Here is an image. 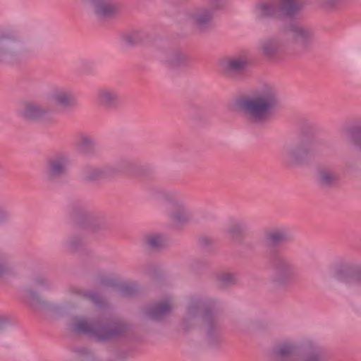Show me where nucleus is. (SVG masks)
<instances>
[{
	"mask_svg": "<svg viewBox=\"0 0 361 361\" xmlns=\"http://www.w3.org/2000/svg\"><path fill=\"white\" fill-rule=\"evenodd\" d=\"M199 320L208 342L211 345L216 344L220 336L221 311L214 300L197 296L188 300L182 321L183 328L188 330Z\"/></svg>",
	"mask_w": 361,
	"mask_h": 361,
	"instance_id": "1",
	"label": "nucleus"
},
{
	"mask_svg": "<svg viewBox=\"0 0 361 361\" xmlns=\"http://www.w3.org/2000/svg\"><path fill=\"white\" fill-rule=\"evenodd\" d=\"M280 104V98L275 88L264 85L253 94L241 99L238 108L251 124L262 126L269 123Z\"/></svg>",
	"mask_w": 361,
	"mask_h": 361,
	"instance_id": "2",
	"label": "nucleus"
},
{
	"mask_svg": "<svg viewBox=\"0 0 361 361\" xmlns=\"http://www.w3.org/2000/svg\"><path fill=\"white\" fill-rule=\"evenodd\" d=\"M271 361H327L324 348L316 341L304 338L299 343L285 339L273 348Z\"/></svg>",
	"mask_w": 361,
	"mask_h": 361,
	"instance_id": "3",
	"label": "nucleus"
},
{
	"mask_svg": "<svg viewBox=\"0 0 361 361\" xmlns=\"http://www.w3.org/2000/svg\"><path fill=\"white\" fill-rule=\"evenodd\" d=\"M71 329L75 332L94 336L99 341H108L127 332L128 326L123 322L104 326L92 323L83 317H75L73 319Z\"/></svg>",
	"mask_w": 361,
	"mask_h": 361,
	"instance_id": "4",
	"label": "nucleus"
},
{
	"mask_svg": "<svg viewBox=\"0 0 361 361\" xmlns=\"http://www.w3.org/2000/svg\"><path fill=\"white\" fill-rule=\"evenodd\" d=\"M269 263L274 271L270 277L272 288L276 290L287 289L296 276L295 266L279 252H276L271 255Z\"/></svg>",
	"mask_w": 361,
	"mask_h": 361,
	"instance_id": "5",
	"label": "nucleus"
},
{
	"mask_svg": "<svg viewBox=\"0 0 361 361\" xmlns=\"http://www.w3.org/2000/svg\"><path fill=\"white\" fill-rule=\"evenodd\" d=\"M32 286L25 287L23 290V298L32 307L37 310H47L51 308L52 305L44 299L34 288L43 291H53L55 289L54 282L44 275H35L31 277Z\"/></svg>",
	"mask_w": 361,
	"mask_h": 361,
	"instance_id": "6",
	"label": "nucleus"
},
{
	"mask_svg": "<svg viewBox=\"0 0 361 361\" xmlns=\"http://www.w3.org/2000/svg\"><path fill=\"white\" fill-rule=\"evenodd\" d=\"M159 195L160 198L167 203L170 211V217L175 224L185 225L190 222L192 215L176 194L169 191H161Z\"/></svg>",
	"mask_w": 361,
	"mask_h": 361,
	"instance_id": "7",
	"label": "nucleus"
},
{
	"mask_svg": "<svg viewBox=\"0 0 361 361\" xmlns=\"http://www.w3.org/2000/svg\"><path fill=\"white\" fill-rule=\"evenodd\" d=\"M21 42L20 37L14 31L0 32V62L16 61Z\"/></svg>",
	"mask_w": 361,
	"mask_h": 361,
	"instance_id": "8",
	"label": "nucleus"
},
{
	"mask_svg": "<svg viewBox=\"0 0 361 361\" xmlns=\"http://www.w3.org/2000/svg\"><path fill=\"white\" fill-rule=\"evenodd\" d=\"M92 8L93 14L102 20L111 19L118 16L123 6L118 0H83Z\"/></svg>",
	"mask_w": 361,
	"mask_h": 361,
	"instance_id": "9",
	"label": "nucleus"
},
{
	"mask_svg": "<svg viewBox=\"0 0 361 361\" xmlns=\"http://www.w3.org/2000/svg\"><path fill=\"white\" fill-rule=\"evenodd\" d=\"M285 34L279 33L261 39L257 50L260 56L269 60L276 59L283 53L285 46Z\"/></svg>",
	"mask_w": 361,
	"mask_h": 361,
	"instance_id": "10",
	"label": "nucleus"
},
{
	"mask_svg": "<svg viewBox=\"0 0 361 361\" xmlns=\"http://www.w3.org/2000/svg\"><path fill=\"white\" fill-rule=\"evenodd\" d=\"M286 151L289 156L314 157L322 155L324 149L317 141L306 140L288 145Z\"/></svg>",
	"mask_w": 361,
	"mask_h": 361,
	"instance_id": "11",
	"label": "nucleus"
},
{
	"mask_svg": "<svg viewBox=\"0 0 361 361\" xmlns=\"http://www.w3.org/2000/svg\"><path fill=\"white\" fill-rule=\"evenodd\" d=\"M283 34L290 35L302 47H310L315 39L314 31L309 27L298 23H290L283 28Z\"/></svg>",
	"mask_w": 361,
	"mask_h": 361,
	"instance_id": "12",
	"label": "nucleus"
},
{
	"mask_svg": "<svg viewBox=\"0 0 361 361\" xmlns=\"http://www.w3.org/2000/svg\"><path fill=\"white\" fill-rule=\"evenodd\" d=\"M248 64L247 56L243 54L229 56L219 61L222 71L226 75L233 78L238 77L244 73Z\"/></svg>",
	"mask_w": 361,
	"mask_h": 361,
	"instance_id": "13",
	"label": "nucleus"
},
{
	"mask_svg": "<svg viewBox=\"0 0 361 361\" xmlns=\"http://www.w3.org/2000/svg\"><path fill=\"white\" fill-rule=\"evenodd\" d=\"M343 139L351 145L353 154H361V119L344 126L341 130Z\"/></svg>",
	"mask_w": 361,
	"mask_h": 361,
	"instance_id": "14",
	"label": "nucleus"
},
{
	"mask_svg": "<svg viewBox=\"0 0 361 361\" xmlns=\"http://www.w3.org/2000/svg\"><path fill=\"white\" fill-rule=\"evenodd\" d=\"M214 13L212 8L208 6H200L192 10L189 13V18L198 30L204 32L212 27Z\"/></svg>",
	"mask_w": 361,
	"mask_h": 361,
	"instance_id": "15",
	"label": "nucleus"
},
{
	"mask_svg": "<svg viewBox=\"0 0 361 361\" xmlns=\"http://www.w3.org/2000/svg\"><path fill=\"white\" fill-rule=\"evenodd\" d=\"M75 147L80 155L85 157L99 156L102 151L96 138L86 133L78 135Z\"/></svg>",
	"mask_w": 361,
	"mask_h": 361,
	"instance_id": "16",
	"label": "nucleus"
},
{
	"mask_svg": "<svg viewBox=\"0 0 361 361\" xmlns=\"http://www.w3.org/2000/svg\"><path fill=\"white\" fill-rule=\"evenodd\" d=\"M50 100L63 110L75 108L77 101L72 90L65 87H55L49 93Z\"/></svg>",
	"mask_w": 361,
	"mask_h": 361,
	"instance_id": "17",
	"label": "nucleus"
},
{
	"mask_svg": "<svg viewBox=\"0 0 361 361\" xmlns=\"http://www.w3.org/2000/svg\"><path fill=\"white\" fill-rule=\"evenodd\" d=\"M48 110L41 104L32 102H24L19 109L20 116L26 121H39L44 120Z\"/></svg>",
	"mask_w": 361,
	"mask_h": 361,
	"instance_id": "18",
	"label": "nucleus"
},
{
	"mask_svg": "<svg viewBox=\"0 0 361 361\" xmlns=\"http://www.w3.org/2000/svg\"><path fill=\"white\" fill-rule=\"evenodd\" d=\"M98 104L106 110L118 108L121 104V98L114 90L109 87H101L96 92Z\"/></svg>",
	"mask_w": 361,
	"mask_h": 361,
	"instance_id": "19",
	"label": "nucleus"
},
{
	"mask_svg": "<svg viewBox=\"0 0 361 361\" xmlns=\"http://www.w3.org/2000/svg\"><path fill=\"white\" fill-rule=\"evenodd\" d=\"M335 276L340 281L347 282L348 276L355 274L361 283V264L350 262H338L334 268Z\"/></svg>",
	"mask_w": 361,
	"mask_h": 361,
	"instance_id": "20",
	"label": "nucleus"
},
{
	"mask_svg": "<svg viewBox=\"0 0 361 361\" xmlns=\"http://www.w3.org/2000/svg\"><path fill=\"white\" fill-rule=\"evenodd\" d=\"M264 239L267 245L277 247L289 242L291 240V235L287 228L275 227L264 232Z\"/></svg>",
	"mask_w": 361,
	"mask_h": 361,
	"instance_id": "21",
	"label": "nucleus"
},
{
	"mask_svg": "<svg viewBox=\"0 0 361 361\" xmlns=\"http://www.w3.org/2000/svg\"><path fill=\"white\" fill-rule=\"evenodd\" d=\"M172 308L171 300H166L149 307L146 311V314L152 319L159 321L169 316Z\"/></svg>",
	"mask_w": 361,
	"mask_h": 361,
	"instance_id": "22",
	"label": "nucleus"
},
{
	"mask_svg": "<svg viewBox=\"0 0 361 361\" xmlns=\"http://www.w3.org/2000/svg\"><path fill=\"white\" fill-rule=\"evenodd\" d=\"M65 159H48L46 173L49 179L55 180L63 176L67 171Z\"/></svg>",
	"mask_w": 361,
	"mask_h": 361,
	"instance_id": "23",
	"label": "nucleus"
},
{
	"mask_svg": "<svg viewBox=\"0 0 361 361\" xmlns=\"http://www.w3.org/2000/svg\"><path fill=\"white\" fill-rule=\"evenodd\" d=\"M189 62V56L179 50L170 51L166 59V63L172 68L186 66Z\"/></svg>",
	"mask_w": 361,
	"mask_h": 361,
	"instance_id": "24",
	"label": "nucleus"
},
{
	"mask_svg": "<svg viewBox=\"0 0 361 361\" xmlns=\"http://www.w3.org/2000/svg\"><path fill=\"white\" fill-rule=\"evenodd\" d=\"M304 5V0H281L280 8L287 15L290 16L300 11Z\"/></svg>",
	"mask_w": 361,
	"mask_h": 361,
	"instance_id": "25",
	"label": "nucleus"
},
{
	"mask_svg": "<svg viewBox=\"0 0 361 361\" xmlns=\"http://www.w3.org/2000/svg\"><path fill=\"white\" fill-rule=\"evenodd\" d=\"M144 243L147 249L156 251L164 246V240L159 234H151L145 237Z\"/></svg>",
	"mask_w": 361,
	"mask_h": 361,
	"instance_id": "26",
	"label": "nucleus"
},
{
	"mask_svg": "<svg viewBox=\"0 0 361 361\" xmlns=\"http://www.w3.org/2000/svg\"><path fill=\"white\" fill-rule=\"evenodd\" d=\"M319 183L325 186H330L337 180L336 176L330 169L322 167L318 169Z\"/></svg>",
	"mask_w": 361,
	"mask_h": 361,
	"instance_id": "27",
	"label": "nucleus"
},
{
	"mask_svg": "<svg viewBox=\"0 0 361 361\" xmlns=\"http://www.w3.org/2000/svg\"><path fill=\"white\" fill-rule=\"evenodd\" d=\"M246 229L247 226L244 223L232 221L226 226V232L232 238H238L243 235L246 231Z\"/></svg>",
	"mask_w": 361,
	"mask_h": 361,
	"instance_id": "28",
	"label": "nucleus"
},
{
	"mask_svg": "<svg viewBox=\"0 0 361 361\" xmlns=\"http://www.w3.org/2000/svg\"><path fill=\"white\" fill-rule=\"evenodd\" d=\"M219 284L222 287H228L236 283V275L231 272H221L216 276Z\"/></svg>",
	"mask_w": 361,
	"mask_h": 361,
	"instance_id": "29",
	"label": "nucleus"
},
{
	"mask_svg": "<svg viewBox=\"0 0 361 361\" xmlns=\"http://www.w3.org/2000/svg\"><path fill=\"white\" fill-rule=\"evenodd\" d=\"M279 9L276 3L262 4L257 6V11L261 17L274 16Z\"/></svg>",
	"mask_w": 361,
	"mask_h": 361,
	"instance_id": "30",
	"label": "nucleus"
},
{
	"mask_svg": "<svg viewBox=\"0 0 361 361\" xmlns=\"http://www.w3.org/2000/svg\"><path fill=\"white\" fill-rule=\"evenodd\" d=\"M90 229L94 233L106 231L109 228L107 221L101 216L94 217L90 221Z\"/></svg>",
	"mask_w": 361,
	"mask_h": 361,
	"instance_id": "31",
	"label": "nucleus"
},
{
	"mask_svg": "<svg viewBox=\"0 0 361 361\" xmlns=\"http://www.w3.org/2000/svg\"><path fill=\"white\" fill-rule=\"evenodd\" d=\"M143 34L140 30H135L122 35V39L128 44H135L142 41Z\"/></svg>",
	"mask_w": 361,
	"mask_h": 361,
	"instance_id": "32",
	"label": "nucleus"
},
{
	"mask_svg": "<svg viewBox=\"0 0 361 361\" xmlns=\"http://www.w3.org/2000/svg\"><path fill=\"white\" fill-rule=\"evenodd\" d=\"M84 238L79 235H72L69 236L66 241V246L71 250H77L84 245Z\"/></svg>",
	"mask_w": 361,
	"mask_h": 361,
	"instance_id": "33",
	"label": "nucleus"
},
{
	"mask_svg": "<svg viewBox=\"0 0 361 361\" xmlns=\"http://www.w3.org/2000/svg\"><path fill=\"white\" fill-rule=\"evenodd\" d=\"M13 272V269L8 262L5 259H0V279H3Z\"/></svg>",
	"mask_w": 361,
	"mask_h": 361,
	"instance_id": "34",
	"label": "nucleus"
},
{
	"mask_svg": "<svg viewBox=\"0 0 361 361\" xmlns=\"http://www.w3.org/2000/svg\"><path fill=\"white\" fill-rule=\"evenodd\" d=\"M85 177L89 180H97L102 175V171L98 169L88 167L85 169Z\"/></svg>",
	"mask_w": 361,
	"mask_h": 361,
	"instance_id": "35",
	"label": "nucleus"
},
{
	"mask_svg": "<svg viewBox=\"0 0 361 361\" xmlns=\"http://www.w3.org/2000/svg\"><path fill=\"white\" fill-rule=\"evenodd\" d=\"M85 296L87 298L90 300L94 304H95L97 306L102 305L104 304V299L103 298L95 292H88L85 294Z\"/></svg>",
	"mask_w": 361,
	"mask_h": 361,
	"instance_id": "36",
	"label": "nucleus"
},
{
	"mask_svg": "<svg viewBox=\"0 0 361 361\" xmlns=\"http://www.w3.org/2000/svg\"><path fill=\"white\" fill-rule=\"evenodd\" d=\"M210 8L213 9V11H219L224 8L227 5L228 0H207Z\"/></svg>",
	"mask_w": 361,
	"mask_h": 361,
	"instance_id": "37",
	"label": "nucleus"
},
{
	"mask_svg": "<svg viewBox=\"0 0 361 361\" xmlns=\"http://www.w3.org/2000/svg\"><path fill=\"white\" fill-rule=\"evenodd\" d=\"M286 165L290 168H301L309 165L306 159H289Z\"/></svg>",
	"mask_w": 361,
	"mask_h": 361,
	"instance_id": "38",
	"label": "nucleus"
},
{
	"mask_svg": "<svg viewBox=\"0 0 361 361\" xmlns=\"http://www.w3.org/2000/svg\"><path fill=\"white\" fill-rule=\"evenodd\" d=\"M343 0H319L320 5L327 9H331L339 5Z\"/></svg>",
	"mask_w": 361,
	"mask_h": 361,
	"instance_id": "39",
	"label": "nucleus"
},
{
	"mask_svg": "<svg viewBox=\"0 0 361 361\" xmlns=\"http://www.w3.org/2000/svg\"><path fill=\"white\" fill-rule=\"evenodd\" d=\"M120 292L123 295L129 296L135 292V289L132 286H125L121 288Z\"/></svg>",
	"mask_w": 361,
	"mask_h": 361,
	"instance_id": "40",
	"label": "nucleus"
},
{
	"mask_svg": "<svg viewBox=\"0 0 361 361\" xmlns=\"http://www.w3.org/2000/svg\"><path fill=\"white\" fill-rule=\"evenodd\" d=\"M7 219V214L5 211L0 208V224L4 223Z\"/></svg>",
	"mask_w": 361,
	"mask_h": 361,
	"instance_id": "41",
	"label": "nucleus"
},
{
	"mask_svg": "<svg viewBox=\"0 0 361 361\" xmlns=\"http://www.w3.org/2000/svg\"><path fill=\"white\" fill-rule=\"evenodd\" d=\"M200 241L201 243L205 246H209L212 244V240L207 238H202Z\"/></svg>",
	"mask_w": 361,
	"mask_h": 361,
	"instance_id": "42",
	"label": "nucleus"
},
{
	"mask_svg": "<svg viewBox=\"0 0 361 361\" xmlns=\"http://www.w3.org/2000/svg\"><path fill=\"white\" fill-rule=\"evenodd\" d=\"M4 322L1 319H0V331L4 329Z\"/></svg>",
	"mask_w": 361,
	"mask_h": 361,
	"instance_id": "43",
	"label": "nucleus"
}]
</instances>
